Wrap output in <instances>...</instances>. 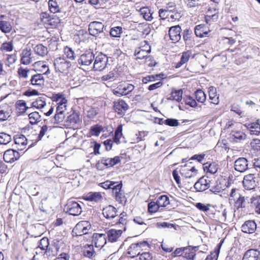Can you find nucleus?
<instances>
[{
  "instance_id": "nucleus-46",
  "label": "nucleus",
  "mask_w": 260,
  "mask_h": 260,
  "mask_svg": "<svg viewBox=\"0 0 260 260\" xmlns=\"http://www.w3.org/2000/svg\"><path fill=\"white\" fill-rule=\"evenodd\" d=\"M122 32V28L120 26H116L111 28L110 34L111 37L118 38Z\"/></svg>"
},
{
  "instance_id": "nucleus-50",
  "label": "nucleus",
  "mask_w": 260,
  "mask_h": 260,
  "mask_svg": "<svg viewBox=\"0 0 260 260\" xmlns=\"http://www.w3.org/2000/svg\"><path fill=\"white\" fill-rule=\"evenodd\" d=\"M195 95L197 100L200 103L204 102L206 99L205 93L201 89H198L196 91Z\"/></svg>"
},
{
  "instance_id": "nucleus-39",
  "label": "nucleus",
  "mask_w": 260,
  "mask_h": 260,
  "mask_svg": "<svg viewBox=\"0 0 260 260\" xmlns=\"http://www.w3.org/2000/svg\"><path fill=\"white\" fill-rule=\"evenodd\" d=\"M103 161H105L107 167H111L119 162L120 159L119 156H115L114 158H103Z\"/></svg>"
},
{
  "instance_id": "nucleus-54",
  "label": "nucleus",
  "mask_w": 260,
  "mask_h": 260,
  "mask_svg": "<svg viewBox=\"0 0 260 260\" xmlns=\"http://www.w3.org/2000/svg\"><path fill=\"white\" fill-rule=\"evenodd\" d=\"M16 106L20 110V113L25 112L27 109L26 103L23 100L18 101L16 104Z\"/></svg>"
},
{
  "instance_id": "nucleus-24",
  "label": "nucleus",
  "mask_w": 260,
  "mask_h": 260,
  "mask_svg": "<svg viewBox=\"0 0 260 260\" xmlns=\"http://www.w3.org/2000/svg\"><path fill=\"white\" fill-rule=\"evenodd\" d=\"M103 215L107 219H113L117 217L116 209L111 205L106 207L103 210Z\"/></svg>"
},
{
  "instance_id": "nucleus-30",
  "label": "nucleus",
  "mask_w": 260,
  "mask_h": 260,
  "mask_svg": "<svg viewBox=\"0 0 260 260\" xmlns=\"http://www.w3.org/2000/svg\"><path fill=\"white\" fill-rule=\"evenodd\" d=\"M209 96L212 103L214 104H218L219 103V97L216 95V88L213 86L209 88Z\"/></svg>"
},
{
  "instance_id": "nucleus-14",
  "label": "nucleus",
  "mask_w": 260,
  "mask_h": 260,
  "mask_svg": "<svg viewBox=\"0 0 260 260\" xmlns=\"http://www.w3.org/2000/svg\"><path fill=\"white\" fill-rule=\"evenodd\" d=\"M150 46L147 44L144 45L142 48H139L135 51V56L137 59H141L143 58L148 59L149 58L148 54L150 52Z\"/></svg>"
},
{
  "instance_id": "nucleus-58",
  "label": "nucleus",
  "mask_w": 260,
  "mask_h": 260,
  "mask_svg": "<svg viewBox=\"0 0 260 260\" xmlns=\"http://www.w3.org/2000/svg\"><path fill=\"white\" fill-rule=\"evenodd\" d=\"M1 49L7 52H11L13 49V44L11 42L4 43L1 47Z\"/></svg>"
},
{
  "instance_id": "nucleus-21",
  "label": "nucleus",
  "mask_w": 260,
  "mask_h": 260,
  "mask_svg": "<svg viewBox=\"0 0 260 260\" xmlns=\"http://www.w3.org/2000/svg\"><path fill=\"white\" fill-rule=\"evenodd\" d=\"M121 230L111 229L109 230L107 233V238H108L109 242H115L118 240L122 235Z\"/></svg>"
},
{
  "instance_id": "nucleus-52",
  "label": "nucleus",
  "mask_w": 260,
  "mask_h": 260,
  "mask_svg": "<svg viewBox=\"0 0 260 260\" xmlns=\"http://www.w3.org/2000/svg\"><path fill=\"white\" fill-rule=\"evenodd\" d=\"M159 207L160 206L158 205L157 202H151L148 204V210L149 212L153 213L157 212Z\"/></svg>"
},
{
  "instance_id": "nucleus-32",
  "label": "nucleus",
  "mask_w": 260,
  "mask_h": 260,
  "mask_svg": "<svg viewBox=\"0 0 260 260\" xmlns=\"http://www.w3.org/2000/svg\"><path fill=\"white\" fill-rule=\"evenodd\" d=\"M194 33L197 37L203 38L206 36L208 31L205 30V27L203 25H198L194 28Z\"/></svg>"
},
{
  "instance_id": "nucleus-20",
  "label": "nucleus",
  "mask_w": 260,
  "mask_h": 260,
  "mask_svg": "<svg viewBox=\"0 0 260 260\" xmlns=\"http://www.w3.org/2000/svg\"><path fill=\"white\" fill-rule=\"evenodd\" d=\"M114 108L116 112L121 115L127 110L128 106L123 100H121L114 103Z\"/></svg>"
},
{
  "instance_id": "nucleus-29",
  "label": "nucleus",
  "mask_w": 260,
  "mask_h": 260,
  "mask_svg": "<svg viewBox=\"0 0 260 260\" xmlns=\"http://www.w3.org/2000/svg\"><path fill=\"white\" fill-rule=\"evenodd\" d=\"M204 170L207 173L214 174L217 172L218 170V167L215 162H207L204 164Z\"/></svg>"
},
{
  "instance_id": "nucleus-45",
  "label": "nucleus",
  "mask_w": 260,
  "mask_h": 260,
  "mask_svg": "<svg viewBox=\"0 0 260 260\" xmlns=\"http://www.w3.org/2000/svg\"><path fill=\"white\" fill-rule=\"evenodd\" d=\"M50 129V127L48 126L47 125H43L42 126H41L40 133L38 134L37 139H36V141L38 142L40 141L47 133V132Z\"/></svg>"
},
{
  "instance_id": "nucleus-13",
  "label": "nucleus",
  "mask_w": 260,
  "mask_h": 260,
  "mask_svg": "<svg viewBox=\"0 0 260 260\" xmlns=\"http://www.w3.org/2000/svg\"><path fill=\"white\" fill-rule=\"evenodd\" d=\"M94 59V54L90 51L82 54L78 59V62L82 66H89Z\"/></svg>"
},
{
  "instance_id": "nucleus-44",
  "label": "nucleus",
  "mask_w": 260,
  "mask_h": 260,
  "mask_svg": "<svg viewBox=\"0 0 260 260\" xmlns=\"http://www.w3.org/2000/svg\"><path fill=\"white\" fill-rule=\"evenodd\" d=\"M28 117L31 124H36L41 120V115L38 112L30 113L28 115Z\"/></svg>"
},
{
  "instance_id": "nucleus-15",
  "label": "nucleus",
  "mask_w": 260,
  "mask_h": 260,
  "mask_svg": "<svg viewBox=\"0 0 260 260\" xmlns=\"http://www.w3.org/2000/svg\"><path fill=\"white\" fill-rule=\"evenodd\" d=\"M235 169L239 172H244L248 169V160L244 157L238 158L234 164Z\"/></svg>"
},
{
  "instance_id": "nucleus-51",
  "label": "nucleus",
  "mask_w": 260,
  "mask_h": 260,
  "mask_svg": "<svg viewBox=\"0 0 260 260\" xmlns=\"http://www.w3.org/2000/svg\"><path fill=\"white\" fill-rule=\"evenodd\" d=\"M63 52L67 58L71 60H74L75 58V52L72 48L66 46L64 48Z\"/></svg>"
},
{
  "instance_id": "nucleus-18",
  "label": "nucleus",
  "mask_w": 260,
  "mask_h": 260,
  "mask_svg": "<svg viewBox=\"0 0 260 260\" xmlns=\"http://www.w3.org/2000/svg\"><path fill=\"white\" fill-rule=\"evenodd\" d=\"M14 142L16 148L19 150L25 149L27 144V139L23 135H16L14 137Z\"/></svg>"
},
{
  "instance_id": "nucleus-12",
  "label": "nucleus",
  "mask_w": 260,
  "mask_h": 260,
  "mask_svg": "<svg viewBox=\"0 0 260 260\" xmlns=\"http://www.w3.org/2000/svg\"><path fill=\"white\" fill-rule=\"evenodd\" d=\"M107 242V236L104 234L94 233L92 236V243L95 247L102 248Z\"/></svg>"
},
{
  "instance_id": "nucleus-5",
  "label": "nucleus",
  "mask_w": 260,
  "mask_h": 260,
  "mask_svg": "<svg viewBox=\"0 0 260 260\" xmlns=\"http://www.w3.org/2000/svg\"><path fill=\"white\" fill-rule=\"evenodd\" d=\"M107 62L108 58L106 55L100 53L94 57L93 68L96 71H102L106 68Z\"/></svg>"
},
{
  "instance_id": "nucleus-9",
  "label": "nucleus",
  "mask_w": 260,
  "mask_h": 260,
  "mask_svg": "<svg viewBox=\"0 0 260 260\" xmlns=\"http://www.w3.org/2000/svg\"><path fill=\"white\" fill-rule=\"evenodd\" d=\"M211 181L207 177H203L199 179L194 185V187L198 191H203L210 187Z\"/></svg>"
},
{
  "instance_id": "nucleus-4",
  "label": "nucleus",
  "mask_w": 260,
  "mask_h": 260,
  "mask_svg": "<svg viewBox=\"0 0 260 260\" xmlns=\"http://www.w3.org/2000/svg\"><path fill=\"white\" fill-rule=\"evenodd\" d=\"M64 209L70 215L73 216L79 215L82 212V207L80 204L73 201H69Z\"/></svg>"
},
{
  "instance_id": "nucleus-10",
  "label": "nucleus",
  "mask_w": 260,
  "mask_h": 260,
  "mask_svg": "<svg viewBox=\"0 0 260 260\" xmlns=\"http://www.w3.org/2000/svg\"><path fill=\"white\" fill-rule=\"evenodd\" d=\"M229 181L224 179L221 178L218 179L216 182V184L211 187L210 190L214 193L220 192L221 191L224 190L226 187L230 186Z\"/></svg>"
},
{
  "instance_id": "nucleus-57",
  "label": "nucleus",
  "mask_w": 260,
  "mask_h": 260,
  "mask_svg": "<svg viewBox=\"0 0 260 260\" xmlns=\"http://www.w3.org/2000/svg\"><path fill=\"white\" fill-rule=\"evenodd\" d=\"M102 129L101 126L95 125L91 127L90 133L92 136H99Z\"/></svg>"
},
{
  "instance_id": "nucleus-34",
  "label": "nucleus",
  "mask_w": 260,
  "mask_h": 260,
  "mask_svg": "<svg viewBox=\"0 0 260 260\" xmlns=\"http://www.w3.org/2000/svg\"><path fill=\"white\" fill-rule=\"evenodd\" d=\"M95 252L92 245H85L83 249V255L86 257L91 258L94 255Z\"/></svg>"
},
{
  "instance_id": "nucleus-22",
  "label": "nucleus",
  "mask_w": 260,
  "mask_h": 260,
  "mask_svg": "<svg viewBox=\"0 0 260 260\" xmlns=\"http://www.w3.org/2000/svg\"><path fill=\"white\" fill-rule=\"evenodd\" d=\"M260 255V252L254 249L247 250L243 257L242 260H258Z\"/></svg>"
},
{
  "instance_id": "nucleus-55",
  "label": "nucleus",
  "mask_w": 260,
  "mask_h": 260,
  "mask_svg": "<svg viewBox=\"0 0 260 260\" xmlns=\"http://www.w3.org/2000/svg\"><path fill=\"white\" fill-rule=\"evenodd\" d=\"M191 56H192V57L193 58L194 56V54L192 55V53L190 51H187L186 52H184L182 53V56H181V58L180 59L181 60V62L185 63L186 62H187L188 61V60H189V58Z\"/></svg>"
},
{
  "instance_id": "nucleus-26",
  "label": "nucleus",
  "mask_w": 260,
  "mask_h": 260,
  "mask_svg": "<svg viewBox=\"0 0 260 260\" xmlns=\"http://www.w3.org/2000/svg\"><path fill=\"white\" fill-rule=\"evenodd\" d=\"M244 125L250 130L251 135H257L260 133L259 120H257L256 122L246 123Z\"/></svg>"
},
{
  "instance_id": "nucleus-64",
  "label": "nucleus",
  "mask_w": 260,
  "mask_h": 260,
  "mask_svg": "<svg viewBox=\"0 0 260 260\" xmlns=\"http://www.w3.org/2000/svg\"><path fill=\"white\" fill-rule=\"evenodd\" d=\"M140 260H152V256L149 252H143L140 254Z\"/></svg>"
},
{
  "instance_id": "nucleus-49",
  "label": "nucleus",
  "mask_w": 260,
  "mask_h": 260,
  "mask_svg": "<svg viewBox=\"0 0 260 260\" xmlns=\"http://www.w3.org/2000/svg\"><path fill=\"white\" fill-rule=\"evenodd\" d=\"M48 5L50 11L53 13L59 12V6L56 1L53 0H49Z\"/></svg>"
},
{
  "instance_id": "nucleus-48",
  "label": "nucleus",
  "mask_w": 260,
  "mask_h": 260,
  "mask_svg": "<svg viewBox=\"0 0 260 260\" xmlns=\"http://www.w3.org/2000/svg\"><path fill=\"white\" fill-rule=\"evenodd\" d=\"M11 110L0 109V121L7 120L11 115Z\"/></svg>"
},
{
  "instance_id": "nucleus-7",
  "label": "nucleus",
  "mask_w": 260,
  "mask_h": 260,
  "mask_svg": "<svg viewBox=\"0 0 260 260\" xmlns=\"http://www.w3.org/2000/svg\"><path fill=\"white\" fill-rule=\"evenodd\" d=\"M104 25L101 22L93 21L89 23L88 31L90 35L96 36L103 31Z\"/></svg>"
},
{
  "instance_id": "nucleus-36",
  "label": "nucleus",
  "mask_w": 260,
  "mask_h": 260,
  "mask_svg": "<svg viewBox=\"0 0 260 260\" xmlns=\"http://www.w3.org/2000/svg\"><path fill=\"white\" fill-rule=\"evenodd\" d=\"M182 93L183 92L181 89L173 91L168 100L179 102L182 100Z\"/></svg>"
},
{
  "instance_id": "nucleus-60",
  "label": "nucleus",
  "mask_w": 260,
  "mask_h": 260,
  "mask_svg": "<svg viewBox=\"0 0 260 260\" xmlns=\"http://www.w3.org/2000/svg\"><path fill=\"white\" fill-rule=\"evenodd\" d=\"M241 196L238 193V190L235 188H233L231 190L229 200L231 201H235L239 197Z\"/></svg>"
},
{
  "instance_id": "nucleus-59",
  "label": "nucleus",
  "mask_w": 260,
  "mask_h": 260,
  "mask_svg": "<svg viewBox=\"0 0 260 260\" xmlns=\"http://www.w3.org/2000/svg\"><path fill=\"white\" fill-rule=\"evenodd\" d=\"M232 136L235 139L243 140L246 138V135L241 132H233Z\"/></svg>"
},
{
  "instance_id": "nucleus-61",
  "label": "nucleus",
  "mask_w": 260,
  "mask_h": 260,
  "mask_svg": "<svg viewBox=\"0 0 260 260\" xmlns=\"http://www.w3.org/2000/svg\"><path fill=\"white\" fill-rule=\"evenodd\" d=\"M30 71L27 69H23L22 68H20L18 69V74L19 76L21 78H26L28 77V73Z\"/></svg>"
},
{
  "instance_id": "nucleus-11",
  "label": "nucleus",
  "mask_w": 260,
  "mask_h": 260,
  "mask_svg": "<svg viewBox=\"0 0 260 260\" xmlns=\"http://www.w3.org/2000/svg\"><path fill=\"white\" fill-rule=\"evenodd\" d=\"M20 154L18 152L13 149L6 150L3 156L4 160L6 162L12 163L18 159Z\"/></svg>"
},
{
  "instance_id": "nucleus-41",
  "label": "nucleus",
  "mask_w": 260,
  "mask_h": 260,
  "mask_svg": "<svg viewBox=\"0 0 260 260\" xmlns=\"http://www.w3.org/2000/svg\"><path fill=\"white\" fill-rule=\"evenodd\" d=\"M35 53L41 56H44L48 53L47 48L42 44H39L34 48Z\"/></svg>"
},
{
  "instance_id": "nucleus-16",
  "label": "nucleus",
  "mask_w": 260,
  "mask_h": 260,
  "mask_svg": "<svg viewBox=\"0 0 260 260\" xmlns=\"http://www.w3.org/2000/svg\"><path fill=\"white\" fill-rule=\"evenodd\" d=\"M181 28L179 25H175L170 28L169 35L173 42H178L181 39Z\"/></svg>"
},
{
  "instance_id": "nucleus-19",
  "label": "nucleus",
  "mask_w": 260,
  "mask_h": 260,
  "mask_svg": "<svg viewBox=\"0 0 260 260\" xmlns=\"http://www.w3.org/2000/svg\"><path fill=\"white\" fill-rule=\"evenodd\" d=\"M256 229V224L253 220L246 221L241 226L242 231L247 234L253 233Z\"/></svg>"
},
{
  "instance_id": "nucleus-38",
  "label": "nucleus",
  "mask_w": 260,
  "mask_h": 260,
  "mask_svg": "<svg viewBox=\"0 0 260 260\" xmlns=\"http://www.w3.org/2000/svg\"><path fill=\"white\" fill-rule=\"evenodd\" d=\"M46 105L45 98L44 97H40L32 103V106L37 109H43Z\"/></svg>"
},
{
  "instance_id": "nucleus-62",
  "label": "nucleus",
  "mask_w": 260,
  "mask_h": 260,
  "mask_svg": "<svg viewBox=\"0 0 260 260\" xmlns=\"http://www.w3.org/2000/svg\"><path fill=\"white\" fill-rule=\"evenodd\" d=\"M172 11V10H169V9L168 10L166 9H160L159 10V17L161 19H166L167 17H169V12Z\"/></svg>"
},
{
  "instance_id": "nucleus-35",
  "label": "nucleus",
  "mask_w": 260,
  "mask_h": 260,
  "mask_svg": "<svg viewBox=\"0 0 260 260\" xmlns=\"http://www.w3.org/2000/svg\"><path fill=\"white\" fill-rule=\"evenodd\" d=\"M122 125L120 124L118 126L115 131L114 137L113 138V142L116 144L120 143V139L122 137Z\"/></svg>"
},
{
  "instance_id": "nucleus-63",
  "label": "nucleus",
  "mask_w": 260,
  "mask_h": 260,
  "mask_svg": "<svg viewBox=\"0 0 260 260\" xmlns=\"http://www.w3.org/2000/svg\"><path fill=\"white\" fill-rule=\"evenodd\" d=\"M219 253V248H217L214 251L208 255L207 259L208 260H217Z\"/></svg>"
},
{
  "instance_id": "nucleus-47",
  "label": "nucleus",
  "mask_w": 260,
  "mask_h": 260,
  "mask_svg": "<svg viewBox=\"0 0 260 260\" xmlns=\"http://www.w3.org/2000/svg\"><path fill=\"white\" fill-rule=\"evenodd\" d=\"M11 136L5 133H0V144L6 145L11 141Z\"/></svg>"
},
{
  "instance_id": "nucleus-37",
  "label": "nucleus",
  "mask_w": 260,
  "mask_h": 260,
  "mask_svg": "<svg viewBox=\"0 0 260 260\" xmlns=\"http://www.w3.org/2000/svg\"><path fill=\"white\" fill-rule=\"evenodd\" d=\"M85 200L98 202L102 199V196L99 192H90L84 197Z\"/></svg>"
},
{
  "instance_id": "nucleus-31",
  "label": "nucleus",
  "mask_w": 260,
  "mask_h": 260,
  "mask_svg": "<svg viewBox=\"0 0 260 260\" xmlns=\"http://www.w3.org/2000/svg\"><path fill=\"white\" fill-rule=\"evenodd\" d=\"M66 112L56 110L53 122L54 123H59L63 122L66 117Z\"/></svg>"
},
{
  "instance_id": "nucleus-6",
  "label": "nucleus",
  "mask_w": 260,
  "mask_h": 260,
  "mask_svg": "<svg viewBox=\"0 0 260 260\" xmlns=\"http://www.w3.org/2000/svg\"><path fill=\"white\" fill-rule=\"evenodd\" d=\"M148 244L146 241L132 244L127 249V254L131 257H134L140 254L141 248L148 246Z\"/></svg>"
},
{
  "instance_id": "nucleus-56",
  "label": "nucleus",
  "mask_w": 260,
  "mask_h": 260,
  "mask_svg": "<svg viewBox=\"0 0 260 260\" xmlns=\"http://www.w3.org/2000/svg\"><path fill=\"white\" fill-rule=\"evenodd\" d=\"M195 206L201 211L207 212L209 210L211 205L210 204H204L201 203H197Z\"/></svg>"
},
{
  "instance_id": "nucleus-23",
  "label": "nucleus",
  "mask_w": 260,
  "mask_h": 260,
  "mask_svg": "<svg viewBox=\"0 0 260 260\" xmlns=\"http://www.w3.org/2000/svg\"><path fill=\"white\" fill-rule=\"evenodd\" d=\"M31 49L29 48H26L22 50L21 53V62L25 65L29 64L31 61Z\"/></svg>"
},
{
  "instance_id": "nucleus-53",
  "label": "nucleus",
  "mask_w": 260,
  "mask_h": 260,
  "mask_svg": "<svg viewBox=\"0 0 260 260\" xmlns=\"http://www.w3.org/2000/svg\"><path fill=\"white\" fill-rule=\"evenodd\" d=\"M119 86L122 91L125 93V95H127L129 92H132L135 88L134 86L131 84H126L124 85H120Z\"/></svg>"
},
{
  "instance_id": "nucleus-1",
  "label": "nucleus",
  "mask_w": 260,
  "mask_h": 260,
  "mask_svg": "<svg viewBox=\"0 0 260 260\" xmlns=\"http://www.w3.org/2000/svg\"><path fill=\"white\" fill-rule=\"evenodd\" d=\"M54 66L56 72L63 75L68 74L71 67V63L63 57H58L54 60Z\"/></svg>"
},
{
  "instance_id": "nucleus-8",
  "label": "nucleus",
  "mask_w": 260,
  "mask_h": 260,
  "mask_svg": "<svg viewBox=\"0 0 260 260\" xmlns=\"http://www.w3.org/2000/svg\"><path fill=\"white\" fill-rule=\"evenodd\" d=\"M180 172L182 176L185 178H193L197 174V170L194 167L187 164L181 167Z\"/></svg>"
},
{
  "instance_id": "nucleus-25",
  "label": "nucleus",
  "mask_w": 260,
  "mask_h": 260,
  "mask_svg": "<svg viewBox=\"0 0 260 260\" xmlns=\"http://www.w3.org/2000/svg\"><path fill=\"white\" fill-rule=\"evenodd\" d=\"M32 85L41 87L44 84L45 79L43 74H37L33 75L30 79Z\"/></svg>"
},
{
  "instance_id": "nucleus-40",
  "label": "nucleus",
  "mask_w": 260,
  "mask_h": 260,
  "mask_svg": "<svg viewBox=\"0 0 260 260\" xmlns=\"http://www.w3.org/2000/svg\"><path fill=\"white\" fill-rule=\"evenodd\" d=\"M140 13L147 21H151L153 19L152 13L148 8L143 7L140 9Z\"/></svg>"
},
{
  "instance_id": "nucleus-43",
  "label": "nucleus",
  "mask_w": 260,
  "mask_h": 260,
  "mask_svg": "<svg viewBox=\"0 0 260 260\" xmlns=\"http://www.w3.org/2000/svg\"><path fill=\"white\" fill-rule=\"evenodd\" d=\"M156 202L160 207H165L170 204L169 199L166 195L159 197Z\"/></svg>"
},
{
  "instance_id": "nucleus-17",
  "label": "nucleus",
  "mask_w": 260,
  "mask_h": 260,
  "mask_svg": "<svg viewBox=\"0 0 260 260\" xmlns=\"http://www.w3.org/2000/svg\"><path fill=\"white\" fill-rule=\"evenodd\" d=\"M100 185L105 189L111 188L113 190L115 191L116 193L119 192L122 187V184L121 183H118L117 182H112L109 180L100 183Z\"/></svg>"
},
{
  "instance_id": "nucleus-28",
  "label": "nucleus",
  "mask_w": 260,
  "mask_h": 260,
  "mask_svg": "<svg viewBox=\"0 0 260 260\" xmlns=\"http://www.w3.org/2000/svg\"><path fill=\"white\" fill-rule=\"evenodd\" d=\"M49 245V240L47 238H43L39 242L38 247L36 248V253H40V250L46 251Z\"/></svg>"
},
{
  "instance_id": "nucleus-42",
  "label": "nucleus",
  "mask_w": 260,
  "mask_h": 260,
  "mask_svg": "<svg viewBox=\"0 0 260 260\" xmlns=\"http://www.w3.org/2000/svg\"><path fill=\"white\" fill-rule=\"evenodd\" d=\"M12 25L10 23L6 21H0V29L4 33H8L12 30Z\"/></svg>"
},
{
  "instance_id": "nucleus-33",
  "label": "nucleus",
  "mask_w": 260,
  "mask_h": 260,
  "mask_svg": "<svg viewBox=\"0 0 260 260\" xmlns=\"http://www.w3.org/2000/svg\"><path fill=\"white\" fill-rule=\"evenodd\" d=\"M53 101L56 102L57 105H67L68 100L61 93H58L53 96Z\"/></svg>"
},
{
  "instance_id": "nucleus-3",
  "label": "nucleus",
  "mask_w": 260,
  "mask_h": 260,
  "mask_svg": "<svg viewBox=\"0 0 260 260\" xmlns=\"http://www.w3.org/2000/svg\"><path fill=\"white\" fill-rule=\"evenodd\" d=\"M91 229V225L87 221L78 222L73 230V233L77 236L86 234Z\"/></svg>"
},
{
  "instance_id": "nucleus-27",
  "label": "nucleus",
  "mask_w": 260,
  "mask_h": 260,
  "mask_svg": "<svg viewBox=\"0 0 260 260\" xmlns=\"http://www.w3.org/2000/svg\"><path fill=\"white\" fill-rule=\"evenodd\" d=\"M34 67L39 71L43 72V74L48 75L50 74L49 67L44 61H37L34 64Z\"/></svg>"
},
{
  "instance_id": "nucleus-2",
  "label": "nucleus",
  "mask_w": 260,
  "mask_h": 260,
  "mask_svg": "<svg viewBox=\"0 0 260 260\" xmlns=\"http://www.w3.org/2000/svg\"><path fill=\"white\" fill-rule=\"evenodd\" d=\"M259 182L258 175L250 174L244 176L243 184L244 188L247 190L254 189Z\"/></svg>"
}]
</instances>
